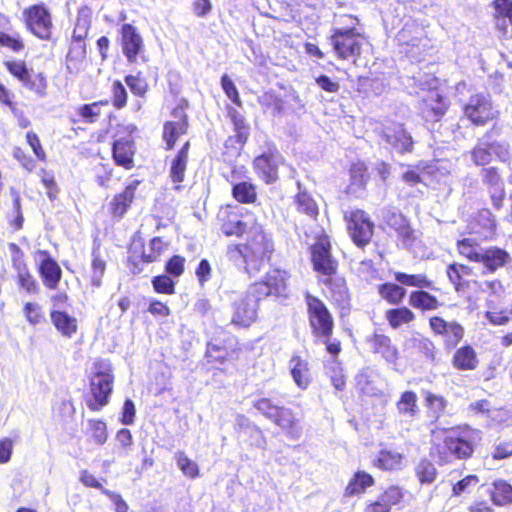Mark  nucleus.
<instances>
[{
    "label": "nucleus",
    "mask_w": 512,
    "mask_h": 512,
    "mask_svg": "<svg viewBox=\"0 0 512 512\" xmlns=\"http://www.w3.org/2000/svg\"><path fill=\"white\" fill-rule=\"evenodd\" d=\"M26 14L27 26L31 32L41 39H49L52 34V23L47 10L36 5L27 10Z\"/></svg>",
    "instance_id": "nucleus-22"
},
{
    "label": "nucleus",
    "mask_w": 512,
    "mask_h": 512,
    "mask_svg": "<svg viewBox=\"0 0 512 512\" xmlns=\"http://www.w3.org/2000/svg\"><path fill=\"white\" fill-rule=\"evenodd\" d=\"M306 316L315 343L325 345L326 352L336 359L342 352L341 340L333 337L334 317L322 299L306 291L304 293Z\"/></svg>",
    "instance_id": "nucleus-3"
},
{
    "label": "nucleus",
    "mask_w": 512,
    "mask_h": 512,
    "mask_svg": "<svg viewBox=\"0 0 512 512\" xmlns=\"http://www.w3.org/2000/svg\"><path fill=\"white\" fill-rule=\"evenodd\" d=\"M260 300L248 289L245 294L233 301L230 323L239 329L251 327L258 319Z\"/></svg>",
    "instance_id": "nucleus-16"
},
{
    "label": "nucleus",
    "mask_w": 512,
    "mask_h": 512,
    "mask_svg": "<svg viewBox=\"0 0 512 512\" xmlns=\"http://www.w3.org/2000/svg\"><path fill=\"white\" fill-rule=\"evenodd\" d=\"M449 102L437 90H431L420 102L421 116L430 122H438L446 114Z\"/></svg>",
    "instance_id": "nucleus-21"
},
{
    "label": "nucleus",
    "mask_w": 512,
    "mask_h": 512,
    "mask_svg": "<svg viewBox=\"0 0 512 512\" xmlns=\"http://www.w3.org/2000/svg\"><path fill=\"white\" fill-rule=\"evenodd\" d=\"M352 242L358 248H365L372 241L375 225L363 209H353L343 215Z\"/></svg>",
    "instance_id": "nucleus-12"
},
{
    "label": "nucleus",
    "mask_w": 512,
    "mask_h": 512,
    "mask_svg": "<svg viewBox=\"0 0 512 512\" xmlns=\"http://www.w3.org/2000/svg\"><path fill=\"white\" fill-rule=\"evenodd\" d=\"M495 19H507L512 24V0H493Z\"/></svg>",
    "instance_id": "nucleus-60"
},
{
    "label": "nucleus",
    "mask_w": 512,
    "mask_h": 512,
    "mask_svg": "<svg viewBox=\"0 0 512 512\" xmlns=\"http://www.w3.org/2000/svg\"><path fill=\"white\" fill-rule=\"evenodd\" d=\"M462 114L476 127H484L490 122L498 120L500 116V112L495 108L490 95L481 92L469 97L468 101L462 106Z\"/></svg>",
    "instance_id": "nucleus-9"
},
{
    "label": "nucleus",
    "mask_w": 512,
    "mask_h": 512,
    "mask_svg": "<svg viewBox=\"0 0 512 512\" xmlns=\"http://www.w3.org/2000/svg\"><path fill=\"white\" fill-rule=\"evenodd\" d=\"M479 482V477L474 474L467 475L461 480L457 481L452 487V495L460 496L464 492H469L471 486H476Z\"/></svg>",
    "instance_id": "nucleus-63"
},
{
    "label": "nucleus",
    "mask_w": 512,
    "mask_h": 512,
    "mask_svg": "<svg viewBox=\"0 0 512 512\" xmlns=\"http://www.w3.org/2000/svg\"><path fill=\"white\" fill-rule=\"evenodd\" d=\"M375 485L374 477L364 471L357 470L349 479L347 485L344 488V497L351 498L354 496L361 495L365 491Z\"/></svg>",
    "instance_id": "nucleus-31"
},
{
    "label": "nucleus",
    "mask_w": 512,
    "mask_h": 512,
    "mask_svg": "<svg viewBox=\"0 0 512 512\" xmlns=\"http://www.w3.org/2000/svg\"><path fill=\"white\" fill-rule=\"evenodd\" d=\"M297 212L316 221L319 216V208L314 198L307 191H299L294 197Z\"/></svg>",
    "instance_id": "nucleus-40"
},
{
    "label": "nucleus",
    "mask_w": 512,
    "mask_h": 512,
    "mask_svg": "<svg viewBox=\"0 0 512 512\" xmlns=\"http://www.w3.org/2000/svg\"><path fill=\"white\" fill-rule=\"evenodd\" d=\"M221 88L224 91L225 95L237 106L242 105V100L240 98L238 89L234 82L230 79L227 74H223L221 76Z\"/></svg>",
    "instance_id": "nucleus-59"
},
{
    "label": "nucleus",
    "mask_w": 512,
    "mask_h": 512,
    "mask_svg": "<svg viewBox=\"0 0 512 512\" xmlns=\"http://www.w3.org/2000/svg\"><path fill=\"white\" fill-rule=\"evenodd\" d=\"M489 494L492 502L497 506L512 503V486L505 481L493 483Z\"/></svg>",
    "instance_id": "nucleus-46"
},
{
    "label": "nucleus",
    "mask_w": 512,
    "mask_h": 512,
    "mask_svg": "<svg viewBox=\"0 0 512 512\" xmlns=\"http://www.w3.org/2000/svg\"><path fill=\"white\" fill-rule=\"evenodd\" d=\"M403 455L401 453L382 449L372 460V466L381 471H394L402 467Z\"/></svg>",
    "instance_id": "nucleus-36"
},
{
    "label": "nucleus",
    "mask_w": 512,
    "mask_h": 512,
    "mask_svg": "<svg viewBox=\"0 0 512 512\" xmlns=\"http://www.w3.org/2000/svg\"><path fill=\"white\" fill-rule=\"evenodd\" d=\"M119 43L122 53L130 64H135L139 57L145 52L143 37L137 27L125 23L119 29Z\"/></svg>",
    "instance_id": "nucleus-18"
},
{
    "label": "nucleus",
    "mask_w": 512,
    "mask_h": 512,
    "mask_svg": "<svg viewBox=\"0 0 512 512\" xmlns=\"http://www.w3.org/2000/svg\"><path fill=\"white\" fill-rule=\"evenodd\" d=\"M428 327L431 334L440 339L447 350L456 348L465 337V328L460 322L446 320L438 314L428 318Z\"/></svg>",
    "instance_id": "nucleus-13"
},
{
    "label": "nucleus",
    "mask_w": 512,
    "mask_h": 512,
    "mask_svg": "<svg viewBox=\"0 0 512 512\" xmlns=\"http://www.w3.org/2000/svg\"><path fill=\"white\" fill-rule=\"evenodd\" d=\"M289 278L287 270L277 266L270 267L260 279L251 283L248 289L260 301L269 297L286 298Z\"/></svg>",
    "instance_id": "nucleus-7"
},
{
    "label": "nucleus",
    "mask_w": 512,
    "mask_h": 512,
    "mask_svg": "<svg viewBox=\"0 0 512 512\" xmlns=\"http://www.w3.org/2000/svg\"><path fill=\"white\" fill-rule=\"evenodd\" d=\"M88 423L94 441L99 445H103L108 439L106 423L101 419H90Z\"/></svg>",
    "instance_id": "nucleus-55"
},
{
    "label": "nucleus",
    "mask_w": 512,
    "mask_h": 512,
    "mask_svg": "<svg viewBox=\"0 0 512 512\" xmlns=\"http://www.w3.org/2000/svg\"><path fill=\"white\" fill-rule=\"evenodd\" d=\"M152 285L158 294L171 295L175 292V283L168 274L153 277Z\"/></svg>",
    "instance_id": "nucleus-57"
},
{
    "label": "nucleus",
    "mask_w": 512,
    "mask_h": 512,
    "mask_svg": "<svg viewBox=\"0 0 512 512\" xmlns=\"http://www.w3.org/2000/svg\"><path fill=\"white\" fill-rule=\"evenodd\" d=\"M481 431L468 424L437 427L431 431L429 456L439 466L467 461L475 454Z\"/></svg>",
    "instance_id": "nucleus-2"
},
{
    "label": "nucleus",
    "mask_w": 512,
    "mask_h": 512,
    "mask_svg": "<svg viewBox=\"0 0 512 512\" xmlns=\"http://www.w3.org/2000/svg\"><path fill=\"white\" fill-rule=\"evenodd\" d=\"M406 491L397 484L388 485L378 495L382 502L392 511L394 506L400 505L404 501Z\"/></svg>",
    "instance_id": "nucleus-47"
},
{
    "label": "nucleus",
    "mask_w": 512,
    "mask_h": 512,
    "mask_svg": "<svg viewBox=\"0 0 512 512\" xmlns=\"http://www.w3.org/2000/svg\"><path fill=\"white\" fill-rule=\"evenodd\" d=\"M345 26L334 27L329 35V44L337 60L350 61L357 65L362 57L363 46L368 37L361 28L360 20L352 14L342 16Z\"/></svg>",
    "instance_id": "nucleus-4"
},
{
    "label": "nucleus",
    "mask_w": 512,
    "mask_h": 512,
    "mask_svg": "<svg viewBox=\"0 0 512 512\" xmlns=\"http://www.w3.org/2000/svg\"><path fill=\"white\" fill-rule=\"evenodd\" d=\"M176 463L182 473L191 479L199 477V466L198 464L190 459L184 452L179 451L176 453Z\"/></svg>",
    "instance_id": "nucleus-52"
},
{
    "label": "nucleus",
    "mask_w": 512,
    "mask_h": 512,
    "mask_svg": "<svg viewBox=\"0 0 512 512\" xmlns=\"http://www.w3.org/2000/svg\"><path fill=\"white\" fill-rule=\"evenodd\" d=\"M310 262L316 278L332 276L339 271V261L332 253L330 237L325 234L317 235L315 242L310 245Z\"/></svg>",
    "instance_id": "nucleus-8"
},
{
    "label": "nucleus",
    "mask_w": 512,
    "mask_h": 512,
    "mask_svg": "<svg viewBox=\"0 0 512 512\" xmlns=\"http://www.w3.org/2000/svg\"><path fill=\"white\" fill-rule=\"evenodd\" d=\"M479 364L477 351L470 344L456 347L451 357V366L457 371H474Z\"/></svg>",
    "instance_id": "nucleus-26"
},
{
    "label": "nucleus",
    "mask_w": 512,
    "mask_h": 512,
    "mask_svg": "<svg viewBox=\"0 0 512 512\" xmlns=\"http://www.w3.org/2000/svg\"><path fill=\"white\" fill-rule=\"evenodd\" d=\"M369 343L372 346L373 353L380 354L390 363H395L400 357L398 348L388 335L374 333L369 338Z\"/></svg>",
    "instance_id": "nucleus-30"
},
{
    "label": "nucleus",
    "mask_w": 512,
    "mask_h": 512,
    "mask_svg": "<svg viewBox=\"0 0 512 512\" xmlns=\"http://www.w3.org/2000/svg\"><path fill=\"white\" fill-rule=\"evenodd\" d=\"M415 475L421 484H431L436 480L438 472L430 460L423 458L415 466Z\"/></svg>",
    "instance_id": "nucleus-49"
},
{
    "label": "nucleus",
    "mask_w": 512,
    "mask_h": 512,
    "mask_svg": "<svg viewBox=\"0 0 512 512\" xmlns=\"http://www.w3.org/2000/svg\"><path fill=\"white\" fill-rule=\"evenodd\" d=\"M51 302L52 323L59 332L64 334V312L62 311V308L64 307V296L62 294H57L51 298Z\"/></svg>",
    "instance_id": "nucleus-51"
},
{
    "label": "nucleus",
    "mask_w": 512,
    "mask_h": 512,
    "mask_svg": "<svg viewBox=\"0 0 512 512\" xmlns=\"http://www.w3.org/2000/svg\"><path fill=\"white\" fill-rule=\"evenodd\" d=\"M258 103L264 113L273 117H280L285 113V101L274 91H266L259 98Z\"/></svg>",
    "instance_id": "nucleus-39"
},
{
    "label": "nucleus",
    "mask_w": 512,
    "mask_h": 512,
    "mask_svg": "<svg viewBox=\"0 0 512 512\" xmlns=\"http://www.w3.org/2000/svg\"><path fill=\"white\" fill-rule=\"evenodd\" d=\"M475 221L479 226H482L489 232H493L496 227L495 217L492 214V212L487 208L480 209L477 212Z\"/></svg>",
    "instance_id": "nucleus-64"
},
{
    "label": "nucleus",
    "mask_w": 512,
    "mask_h": 512,
    "mask_svg": "<svg viewBox=\"0 0 512 512\" xmlns=\"http://www.w3.org/2000/svg\"><path fill=\"white\" fill-rule=\"evenodd\" d=\"M284 159L278 148L271 144L268 150L252 160V167L257 177L265 184H273L279 180V167Z\"/></svg>",
    "instance_id": "nucleus-14"
},
{
    "label": "nucleus",
    "mask_w": 512,
    "mask_h": 512,
    "mask_svg": "<svg viewBox=\"0 0 512 512\" xmlns=\"http://www.w3.org/2000/svg\"><path fill=\"white\" fill-rule=\"evenodd\" d=\"M469 155L475 166L484 167L493 162L494 156L499 161H509L511 158V149L507 142H489L480 139L471 148Z\"/></svg>",
    "instance_id": "nucleus-15"
},
{
    "label": "nucleus",
    "mask_w": 512,
    "mask_h": 512,
    "mask_svg": "<svg viewBox=\"0 0 512 512\" xmlns=\"http://www.w3.org/2000/svg\"><path fill=\"white\" fill-rule=\"evenodd\" d=\"M18 284L28 293H37L38 284L23 264H16Z\"/></svg>",
    "instance_id": "nucleus-53"
},
{
    "label": "nucleus",
    "mask_w": 512,
    "mask_h": 512,
    "mask_svg": "<svg viewBox=\"0 0 512 512\" xmlns=\"http://www.w3.org/2000/svg\"><path fill=\"white\" fill-rule=\"evenodd\" d=\"M219 230L225 237L243 238L226 248L229 261L243 267L249 276L257 275L272 261L275 243L271 234L256 220L251 224L244 214L234 206L226 205L217 214Z\"/></svg>",
    "instance_id": "nucleus-1"
},
{
    "label": "nucleus",
    "mask_w": 512,
    "mask_h": 512,
    "mask_svg": "<svg viewBox=\"0 0 512 512\" xmlns=\"http://www.w3.org/2000/svg\"><path fill=\"white\" fill-rule=\"evenodd\" d=\"M384 139L391 144L401 154L409 153L413 150L414 141L410 133L405 129L403 123H392L384 128Z\"/></svg>",
    "instance_id": "nucleus-23"
},
{
    "label": "nucleus",
    "mask_w": 512,
    "mask_h": 512,
    "mask_svg": "<svg viewBox=\"0 0 512 512\" xmlns=\"http://www.w3.org/2000/svg\"><path fill=\"white\" fill-rule=\"evenodd\" d=\"M423 403L429 418L437 421L447 408V400L444 396L435 394L429 390L423 391Z\"/></svg>",
    "instance_id": "nucleus-38"
},
{
    "label": "nucleus",
    "mask_w": 512,
    "mask_h": 512,
    "mask_svg": "<svg viewBox=\"0 0 512 512\" xmlns=\"http://www.w3.org/2000/svg\"><path fill=\"white\" fill-rule=\"evenodd\" d=\"M140 183L141 180H133L125 185L122 191L113 195L108 204V211L112 218L121 219L129 211L135 200L136 190Z\"/></svg>",
    "instance_id": "nucleus-20"
},
{
    "label": "nucleus",
    "mask_w": 512,
    "mask_h": 512,
    "mask_svg": "<svg viewBox=\"0 0 512 512\" xmlns=\"http://www.w3.org/2000/svg\"><path fill=\"white\" fill-rule=\"evenodd\" d=\"M92 282L94 285L99 286L101 279L106 270V261L102 258L100 253L96 250L92 253Z\"/></svg>",
    "instance_id": "nucleus-56"
},
{
    "label": "nucleus",
    "mask_w": 512,
    "mask_h": 512,
    "mask_svg": "<svg viewBox=\"0 0 512 512\" xmlns=\"http://www.w3.org/2000/svg\"><path fill=\"white\" fill-rule=\"evenodd\" d=\"M124 81L135 97L145 98L150 90L147 78L141 71L126 75Z\"/></svg>",
    "instance_id": "nucleus-44"
},
{
    "label": "nucleus",
    "mask_w": 512,
    "mask_h": 512,
    "mask_svg": "<svg viewBox=\"0 0 512 512\" xmlns=\"http://www.w3.org/2000/svg\"><path fill=\"white\" fill-rule=\"evenodd\" d=\"M224 333L227 334L226 338L214 337L206 344L205 359L210 365H225L238 361L243 353V345L238 339L230 333Z\"/></svg>",
    "instance_id": "nucleus-10"
},
{
    "label": "nucleus",
    "mask_w": 512,
    "mask_h": 512,
    "mask_svg": "<svg viewBox=\"0 0 512 512\" xmlns=\"http://www.w3.org/2000/svg\"><path fill=\"white\" fill-rule=\"evenodd\" d=\"M405 285L395 282H384L377 286V292L381 299L388 304L398 306L404 301L407 290Z\"/></svg>",
    "instance_id": "nucleus-34"
},
{
    "label": "nucleus",
    "mask_w": 512,
    "mask_h": 512,
    "mask_svg": "<svg viewBox=\"0 0 512 512\" xmlns=\"http://www.w3.org/2000/svg\"><path fill=\"white\" fill-rule=\"evenodd\" d=\"M227 117L233 126L235 142L240 146H244L250 136V126L246 122L244 115L240 113L236 108L228 106Z\"/></svg>",
    "instance_id": "nucleus-33"
},
{
    "label": "nucleus",
    "mask_w": 512,
    "mask_h": 512,
    "mask_svg": "<svg viewBox=\"0 0 512 512\" xmlns=\"http://www.w3.org/2000/svg\"><path fill=\"white\" fill-rule=\"evenodd\" d=\"M189 102L185 98L179 99L176 106L170 111L174 120H167L163 123L162 140L166 151L172 150L181 136L186 135L189 130V117L187 109Z\"/></svg>",
    "instance_id": "nucleus-11"
},
{
    "label": "nucleus",
    "mask_w": 512,
    "mask_h": 512,
    "mask_svg": "<svg viewBox=\"0 0 512 512\" xmlns=\"http://www.w3.org/2000/svg\"><path fill=\"white\" fill-rule=\"evenodd\" d=\"M190 148V141H185L170 162L169 177L176 190L181 188L180 184L185 180Z\"/></svg>",
    "instance_id": "nucleus-24"
},
{
    "label": "nucleus",
    "mask_w": 512,
    "mask_h": 512,
    "mask_svg": "<svg viewBox=\"0 0 512 512\" xmlns=\"http://www.w3.org/2000/svg\"><path fill=\"white\" fill-rule=\"evenodd\" d=\"M111 102L115 109H123L128 102V93L120 80H114L111 86Z\"/></svg>",
    "instance_id": "nucleus-54"
},
{
    "label": "nucleus",
    "mask_w": 512,
    "mask_h": 512,
    "mask_svg": "<svg viewBox=\"0 0 512 512\" xmlns=\"http://www.w3.org/2000/svg\"><path fill=\"white\" fill-rule=\"evenodd\" d=\"M40 274L44 284L53 289L61 279V268L53 259L45 255L40 264Z\"/></svg>",
    "instance_id": "nucleus-43"
},
{
    "label": "nucleus",
    "mask_w": 512,
    "mask_h": 512,
    "mask_svg": "<svg viewBox=\"0 0 512 512\" xmlns=\"http://www.w3.org/2000/svg\"><path fill=\"white\" fill-rule=\"evenodd\" d=\"M490 456L495 461L507 459L512 456V440H499L493 446Z\"/></svg>",
    "instance_id": "nucleus-61"
},
{
    "label": "nucleus",
    "mask_w": 512,
    "mask_h": 512,
    "mask_svg": "<svg viewBox=\"0 0 512 512\" xmlns=\"http://www.w3.org/2000/svg\"><path fill=\"white\" fill-rule=\"evenodd\" d=\"M136 146L133 140L117 139L112 143V159L125 170L135 167Z\"/></svg>",
    "instance_id": "nucleus-25"
},
{
    "label": "nucleus",
    "mask_w": 512,
    "mask_h": 512,
    "mask_svg": "<svg viewBox=\"0 0 512 512\" xmlns=\"http://www.w3.org/2000/svg\"><path fill=\"white\" fill-rule=\"evenodd\" d=\"M446 274L456 292H466L474 289L476 292H484L486 289L482 283L476 280L473 267L462 263H451L447 266Z\"/></svg>",
    "instance_id": "nucleus-17"
},
{
    "label": "nucleus",
    "mask_w": 512,
    "mask_h": 512,
    "mask_svg": "<svg viewBox=\"0 0 512 512\" xmlns=\"http://www.w3.org/2000/svg\"><path fill=\"white\" fill-rule=\"evenodd\" d=\"M396 282L407 287H414L408 296L409 306L422 313L435 311L442 307L443 303L437 296L431 294L427 289H434V281L425 273L408 274L405 272H395Z\"/></svg>",
    "instance_id": "nucleus-6"
},
{
    "label": "nucleus",
    "mask_w": 512,
    "mask_h": 512,
    "mask_svg": "<svg viewBox=\"0 0 512 512\" xmlns=\"http://www.w3.org/2000/svg\"><path fill=\"white\" fill-rule=\"evenodd\" d=\"M270 421L291 437H299L301 433L300 420L291 409L284 406L278 407Z\"/></svg>",
    "instance_id": "nucleus-27"
},
{
    "label": "nucleus",
    "mask_w": 512,
    "mask_h": 512,
    "mask_svg": "<svg viewBox=\"0 0 512 512\" xmlns=\"http://www.w3.org/2000/svg\"><path fill=\"white\" fill-rule=\"evenodd\" d=\"M232 197L240 204H254L257 201V187L251 181H240L232 186Z\"/></svg>",
    "instance_id": "nucleus-41"
},
{
    "label": "nucleus",
    "mask_w": 512,
    "mask_h": 512,
    "mask_svg": "<svg viewBox=\"0 0 512 512\" xmlns=\"http://www.w3.org/2000/svg\"><path fill=\"white\" fill-rule=\"evenodd\" d=\"M291 376L295 384L300 389H307L312 383L309 364L306 360L302 359L299 355H294L291 358Z\"/></svg>",
    "instance_id": "nucleus-37"
},
{
    "label": "nucleus",
    "mask_w": 512,
    "mask_h": 512,
    "mask_svg": "<svg viewBox=\"0 0 512 512\" xmlns=\"http://www.w3.org/2000/svg\"><path fill=\"white\" fill-rule=\"evenodd\" d=\"M7 70L23 84L29 80L30 71L23 61H6Z\"/></svg>",
    "instance_id": "nucleus-62"
},
{
    "label": "nucleus",
    "mask_w": 512,
    "mask_h": 512,
    "mask_svg": "<svg viewBox=\"0 0 512 512\" xmlns=\"http://www.w3.org/2000/svg\"><path fill=\"white\" fill-rule=\"evenodd\" d=\"M317 281L327 289L326 296L333 305L343 308L349 304V288L345 277L339 271L332 276L318 278Z\"/></svg>",
    "instance_id": "nucleus-19"
},
{
    "label": "nucleus",
    "mask_w": 512,
    "mask_h": 512,
    "mask_svg": "<svg viewBox=\"0 0 512 512\" xmlns=\"http://www.w3.org/2000/svg\"><path fill=\"white\" fill-rule=\"evenodd\" d=\"M109 101L107 99L96 101L90 104H84L78 107L77 113L86 123H95L101 116V107L107 106Z\"/></svg>",
    "instance_id": "nucleus-48"
},
{
    "label": "nucleus",
    "mask_w": 512,
    "mask_h": 512,
    "mask_svg": "<svg viewBox=\"0 0 512 512\" xmlns=\"http://www.w3.org/2000/svg\"><path fill=\"white\" fill-rule=\"evenodd\" d=\"M186 260L179 254L172 255L165 264V271L169 276L178 278L185 270Z\"/></svg>",
    "instance_id": "nucleus-58"
},
{
    "label": "nucleus",
    "mask_w": 512,
    "mask_h": 512,
    "mask_svg": "<svg viewBox=\"0 0 512 512\" xmlns=\"http://www.w3.org/2000/svg\"><path fill=\"white\" fill-rule=\"evenodd\" d=\"M456 248L460 256L475 263L478 262L483 250L477 240L473 238H463L458 240Z\"/></svg>",
    "instance_id": "nucleus-45"
},
{
    "label": "nucleus",
    "mask_w": 512,
    "mask_h": 512,
    "mask_svg": "<svg viewBox=\"0 0 512 512\" xmlns=\"http://www.w3.org/2000/svg\"><path fill=\"white\" fill-rule=\"evenodd\" d=\"M168 248L169 242L161 236H155L149 240V253L143 252V259L146 263L156 262Z\"/></svg>",
    "instance_id": "nucleus-50"
},
{
    "label": "nucleus",
    "mask_w": 512,
    "mask_h": 512,
    "mask_svg": "<svg viewBox=\"0 0 512 512\" xmlns=\"http://www.w3.org/2000/svg\"><path fill=\"white\" fill-rule=\"evenodd\" d=\"M349 184L346 187L347 194H356L358 191L366 189L369 181V172L366 163L362 160H356L349 166Z\"/></svg>",
    "instance_id": "nucleus-28"
},
{
    "label": "nucleus",
    "mask_w": 512,
    "mask_h": 512,
    "mask_svg": "<svg viewBox=\"0 0 512 512\" xmlns=\"http://www.w3.org/2000/svg\"><path fill=\"white\" fill-rule=\"evenodd\" d=\"M385 319L392 329H399L415 321L416 315L411 307L398 305L386 310Z\"/></svg>",
    "instance_id": "nucleus-35"
},
{
    "label": "nucleus",
    "mask_w": 512,
    "mask_h": 512,
    "mask_svg": "<svg viewBox=\"0 0 512 512\" xmlns=\"http://www.w3.org/2000/svg\"><path fill=\"white\" fill-rule=\"evenodd\" d=\"M510 260L509 253L499 247L483 249L477 263H482L485 273H494Z\"/></svg>",
    "instance_id": "nucleus-29"
},
{
    "label": "nucleus",
    "mask_w": 512,
    "mask_h": 512,
    "mask_svg": "<svg viewBox=\"0 0 512 512\" xmlns=\"http://www.w3.org/2000/svg\"><path fill=\"white\" fill-rule=\"evenodd\" d=\"M396 408L400 415L415 418L419 414L417 394L412 390L402 392L396 402Z\"/></svg>",
    "instance_id": "nucleus-42"
},
{
    "label": "nucleus",
    "mask_w": 512,
    "mask_h": 512,
    "mask_svg": "<svg viewBox=\"0 0 512 512\" xmlns=\"http://www.w3.org/2000/svg\"><path fill=\"white\" fill-rule=\"evenodd\" d=\"M386 223L404 244H411L415 241L414 230L411 228L409 220L401 213L390 214Z\"/></svg>",
    "instance_id": "nucleus-32"
},
{
    "label": "nucleus",
    "mask_w": 512,
    "mask_h": 512,
    "mask_svg": "<svg viewBox=\"0 0 512 512\" xmlns=\"http://www.w3.org/2000/svg\"><path fill=\"white\" fill-rule=\"evenodd\" d=\"M89 380V395L85 403L92 412H99L106 407L113 393L115 376L113 366L108 359H96Z\"/></svg>",
    "instance_id": "nucleus-5"
}]
</instances>
